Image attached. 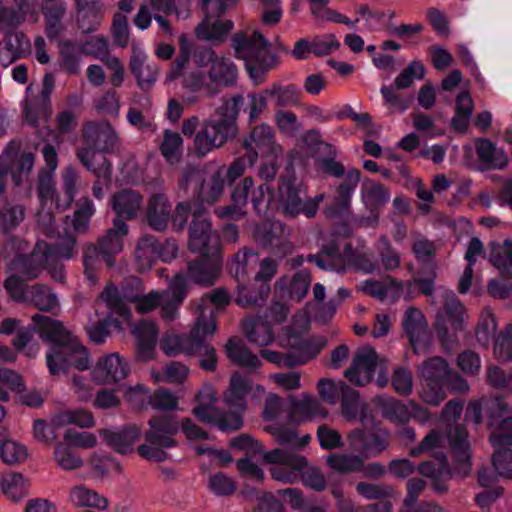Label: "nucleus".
Segmentation results:
<instances>
[{"label": "nucleus", "instance_id": "c9c22d12", "mask_svg": "<svg viewBox=\"0 0 512 512\" xmlns=\"http://www.w3.org/2000/svg\"><path fill=\"white\" fill-rule=\"evenodd\" d=\"M289 230L279 221H265L254 229V237L257 242L272 249H290L288 242Z\"/></svg>", "mask_w": 512, "mask_h": 512}, {"label": "nucleus", "instance_id": "603ef678", "mask_svg": "<svg viewBox=\"0 0 512 512\" xmlns=\"http://www.w3.org/2000/svg\"><path fill=\"white\" fill-rule=\"evenodd\" d=\"M496 475L486 469L479 471L478 482L480 486L486 488L485 491L477 494L476 502L481 508L488 507L492 502L502 494V488L496 486Z\"/></svg>", "mask_w": 512, "mask_h": 512}, {"label": "nucleus", "instance_id": "412c9836", "mask_svg": "<svg viewBox=\"0 0 512 512\" xmlns=\"http://www.w3.org/2000/svg\"><path fill=\"white\" fill-rule=\"evenodd\" d=\"M327 256V263H324L322 258H317V266L321 269L337 273H343L347 269H355L370 274L378 266L372 253L364 249L354 251L351 246H347L343 255H339L338 247L333 245V254L327 253Z\"/></svg>", "mask_w": 512, "mask_h": 512}, {"label": "nucleus", "instance_id": "4be33fe9", "mask_svg": "<svg viewBox=\"0 0 512 512\" xmlns=\"http://www.w3.org/2000/svg\"><path fill=\"white\" fill-rule=\"evenodd\" d=\"M282 411V399L276 394H269L265 400L264 417L266 420L274 421ZM275 440L281 445H287L296 449L304 448L310 441L311 436L304 434L299 436L294 428L279 425L275 422L265 427Z\"/></svg>", "mask_w": 512, "mask_h": 512}, {"label": "nucleus", "instance_id": "cd10ccee", "mask_svg": "<svg viewBox=\"0 0 512 512\" xmlns=\"http://www.w3.org/2000/svg\"><path fill=\"white\" fill-rule=\"evenodd\" d=\"M378 369V356L371 346L359 348L351 366L345 371V377L354 385L368 384Z\"/></svg>", "mask_w": 512, "mask_h": 512}, {"label": "nucleus", "instance_id": "f8f14e48", "mask_svg": "<svg viewBox=\"0 0 512 512\" xmlns=\"http://www.w3.org/2000/svg\"><path fill=\"white\" fill-rule=\"evenodd\" d=\"M86 147L78 152V158L89 170L103 175L106 179L110 172V163L105 153L112 151L118 143V135L108 122H89L84 128Z\"/></svg>", "mask_w": 512, "mask_h": 512}, {"label": "nucleus", "instance_id": "0eeeda50", "mask_svg": "<svg viewBox=\"0 0 512 512\" xmlns=\"http://www.w3.org/2000/svg\"><path fill=\"white\" fill-rule=\"evenodd\" d=\"M74 247L75 239L68 234L54 244L38 241L29 256L18 253L12 262V267L26 280L37 278L42 269L46 268L55 281L62 282L65 272L59 260L71 259Z\"/></svg>", "mask_w": 512, "mask_h": 512}, {"label": "nucleus", "instance_id": "9b49d317", "mask_svg": "<svg viewBox=\"0 0 512 512\" xmlns=\"http://www.w3.org/2000/svg\"><path fill=\"white\" fill-rule=\"evenodd\" d=\"M39 133L44 141L43 158L50 172L39 177L38 197L41 208L37 213V221L46 235L56 237L60 236V233L56 231L54 226L52 206L55 196L53 173L58 166V155L54 144L59 143V134L48 128L40 130Z\"/></svg>", "mask_w": 512, "mask_h": 512}, {"label": "nucleus", "instance_id": "680f3d73", "mask_svg": "<svg viewBox=\"0 0 512 512\" xmlns=\"http://www.w3.org/2000/svg\"><path fill=\"white\" fill-rule=\"evenodd\" d=\"M189 373V369L180 362H170L162 371H151L154 382L181 383Z\"/></svg>", "mask_w": 512, "mask_h": 512}, {"label": "nucleus", "instance_id": "7c9ffc66", "mask_svg": "<svg viewBox=\"0 0 512 512\" xmlns=\"http://www.w3.org/2000/svg\"><path fill=\"white\" fill-rule=\"evenodd\" d=\"M55 85L52 74H45L43 77V89L40 96L35 101L26 100L24 107L25 120L30 125H38L41 121L45 122L51 113L50 94Z\"/></svg>", "mask_w": 512, "mask_h": 512}, {"label": "nucleus", "instance_id": "6e6d98bb", "mask_svg": "<svg viewBox=\"0 0 512 512\" xmlns=\"http://www.w3.org/2000/svg\"><path fill=\"white\" fill-rule=\"evenodd\" d=\"M159 243L154 236H143L136 247V258L141 270H148L158 259Z\"/></svg>", "mask_w": 512, "mask_h": 512}, {"label": "nucleus", "instance_id": "5fc2aeb1", "mask_svg": "<svg viewBox=\"0 0 512 512\" xmlns=\"http://www.w3.org/2000/svg\"><path fill=\"white\" fill-rule=\"evenodd\" d=\"M489 261L502 274L512 277V241L505 240L502 244H493Z\"/></svg>", "mask_w": 512, "mask_h": 512}, {"label": "nucleus", "instance_id": "09e8293b", "mask_svg": "<svg viewBox=\"0 0 512 512\" xmlns=\"http://www.w3.org/2000/svg\"><path fill=\"white\" fill-rule=\"evenodd\" d=\"M83 54L85 52L82 45L72 41H64L59 45V66L69 74H78Z\"/></svg>", "mask_w": 512, "mask_h": 512}, {"label": "nucleus", "instance_id": "4c0bfd02", "mask_svg": "<svg viewBox=\"0 0 512 512\" xmlns=\"http://www.w3.org/2000/svg\"><path fill=\"white\" fill-rule=\"evenodd\" d=\"M111 206L116 219L130 220L135 218L141 211L143 206L142 195L132 189H123L113 194L111 198Z\"/></svg>", "mask_w": 512, "mask_h": 512}, {"label": "nucleus", "instance_id": "2eb2a0df", "mask_svg": "<svg viewBox=\"0 0 512 512\" xmlns=\"http://www.w3.org/2000/svg\"><path fill=\"white\" fill-rule=\"evenodd\" d=\"M128 233L126 222L115 219L113 228L108 230L107 234L99 241V248L89 246L84 252L85 275L91 284L97 281L94 271L100 264V255L108 266L114 264L113 256L120 253L123 249V239Z\"/></svg>", "mask_w": 512, "mask_h": 512}, {"label": "nucleus", "instance_id": "c756f323", "mask_svg": "<svg viewBox=\"0 0 512 512\" xmlns=\"http://www.w3.org/2000/svg\"><path fill=\"white\" fill-rule=\"evenodd\" d=\"M222 267L221 255H201L200 259L188 263L187 275L182 274L189 281L209 286L214 284L220 275Z\"/></svg>", "mask_w": 512, "mask_h": 512}, {"label": "nucleus", "instance_id": "f03ea898", "mask_svg": "<svg viewBox=\"0 0 512 512\" xmlns=\"http://www.w3.org/2000/svg\"><path fill=\"white\" fill-rule=\"evenodd\" d=\"M186 295L187 279L180 273L169 282L167 290L151 291L146 295H142V283L137 277L126 279L120 288L109 284L100 295L99 301L130 324L131 310L127 303H133L141 314L149 313L161 306L162 319L172 321L178 318L180 306Z\"/></svg>", "mask_w": 512, "mask_h": 512}, {"label": "nucleus", "instance_id": "2f4dec72", "mask_svg": "<svg viewBox=\"0 0 512 512\" xmlns=\"http://www.w3.org/2000/svg\"><path fill=\"white\" fill-rule=\"evenodd\" d=\"M130 68L142 90H148L155 84L159 67L155 63L147 62V55L140 44L132 43Z\"/></svg>", "mask_w": 512, "mask_h": 512}, {"label": "nucleus", "instance_id": "9d476101", "mask_svg": "<svg viewBox=\"0 0 512 512\" xmlns=\"http://www.w3.org/2000/svg\"><path fill=\"white\" fill-rule=\"evenodd\" d=\"M264 462L270 465L271 476L276 481L294 483L301 478L305 486L316 491L326 487L324 475L309 466L306 457L299 453L276 448L264 454Z\"/></svg>", "mask_w": 512, "mask_h": 512}, {"label": "nucleus", "instance_id": "052dcab7", "mask_svg": "<svg viewBox=\"0 0 512 512\" xmlns=\"http://www.w3.org/2000/svg\"><path fill=\"white\" fill-rule=\"evenodd\" d=\"M0 457L8 465H16L25 461L28 451L25 445L13 439H5L0 443Z\"/></svg>", "mask_w": 512, "mask_h": 512}, {"label": "nucleus", "instance_id": "a19ab883", "mask_svg": "<svg viewBox=\"0 0 512 512\" xmlns=\"http://www.w3.org/2000/svg\"><path fill=\"white\" fill-rule=\"evenodd\" d=\"M31 44L23 32L9 33L0 47V65L10 66L17 59L29 54Z\"/></svg>", "mask_w": 512, "mask_h": 512}, {"label": "nucleus", "instance_id": "de8ad7c7", "mask_svg": "<svg viewBox=\"0 0 512 512\" xmlns=\"http://www.w3.org/2000/svg\"><path fill=\"white\" fill-rule=\"evenodd\" d=\"M476 153L483 163L493 169L501 170L508 162L505 151L498 148L489 139H479L476 142Z\"/></svg>", "mask_w": 512, "mask_h": 512}, {"label": "nucleus", "instance_id": "6ab92c4d", "mask_svg": "<svg viewBox=\"0 0 512 512\" xmlns=\"http://www.w3.org/2000/svg\"><path fill=\"white\" fill-rule=\"evenodd\" d=\"M288 308L281 302L273 301L263 317L247 319L243 330L247 339L258 346H268L275 339V326L283 322Z\"/></svg>", "mask_w": 512, "mask_h": 512}, {"label": "nucleus", "instance_id": "b1692460", "mask_svg": "<svg viewBox=\"0 0 512 512\" xmlns=\"http://www.w3.org/2000/svg\"><path fill=\"white\" fill-rule=\"evenodd\" d=\"M34 165V155L23 153L17 158V148L14 142L10 143L0 155V193L4 191V181L10 174L16 186L20 185L24 177L28 176Z\"/></svg>", "mask_w": 512, "mask_h": 512}, {"label": "nucleus", "instance_id": "8fccbe9b", "mask_svg": "<svg viewBox=\"0 0 512 512\" xmlns=\"http://www.w3.org/2000/svg\"><path fill=\"white\" fill-rule=\"evenodd\" d=\"M52 424L54 427H64L74 424L81 428H91L95 425V420L92 413L89 411L74 409L61 411L53 415Z\"/></svg>", "mask_w": 512, "mask_h": 512}, {"label": "nucleus", "instance_id": "13d9d810", "mask_svg": "<svg viewBox=\"0 0 512 512\" xmlns=\"http://www.w3.org/2000/svg\"><path fill=\"white\" fill-rule=\"evenodd\" d=\"M224 190V168L220 167L200 188L199 197L202 202L212 204L222 195Z\"/></svg>", "mask_w": 512, "mask_h": 512}, {"label": "nucleus", "instance_id": "4468645a", "mask_svg": "<svg viewBox=\"0 0 512 512\" xmlns=\"http://www.w3.org/2000/svg\"><path fill=\"white\" fill-rule=\"evenodd\" d=\"M250 197L254 209L259 214H266L273 202V192L269 184H261L254 188V181L250 177L237 185L232 192V205L216 210L220 218H237L244 214L243 207Z\"/></svg>", "mask_w": 512, "mask_h": 512}, {"label": "nucleus", "instance_id": "4d7b16f0", "mask_svg": "<svg viewBox=\"0 0 512 512\" xmlns=\"http://www.w3.org/2000/svg\"><path fill=\"white\" fill-rule=\"evenodd\" d=\"M183 139L179 133L165 130L160 151L166 162L170 165L177 164L182 156Z\"/></svg>", "mask_w": 512, "mask_h": 512}, {"label": "nucleus", "instance_id": "69168bd1", "mask_svg": "<svg viewBox=\"0 0 512 512\" xmlns=\"http://www.w3.org/2000/svg\"><path fill=\"white\" fill-rule=\"evenodd\" d=\"M343 381L321 379L318 383V390L321 398L331 405H335L349 390Z\"/></svg>", "mask_w": 512, "mask_h": 512}, {"label": "nucleus", "instance_id": "79ce46f5", "mask_svg": "<svg viewBox=\"0 0 512 512\" xmlns=\"http://www.w3.org/2000/svg\"><path fill=\"white\" fill-rule=\"evenodd\" d=\"M374 406L382 416L395 423H406L411 419L410 401L404 403L388 396H377L373 399Z\"/></svg>", "mask_w": 512, "mask_h": 512}, {"label": "nucleus", "instance_id": "49530a36", "mask_svg": "<svg viewBox=\"0 0 512 512\" xmlns=\"http://www.w3.org/2000/svg\"><path fill=\"white\" fill-rule=\"evenodd\" d=\"M69 499L76 507L95 508L98 510H105L108 507L106 497L84 485H77L71 488Z\"/></svg>", "mask_w": 512, "mask_h": 512}, {"label": "nucleus", "instance_id": "338daca9", "mask_svg": "<svg viewBox=\"0 0 512 512\" xmlns=\"http://www.w3.org/2000/svg\"><path fill=\"white\" fill-rule=\"evenodd\" d=\"M360 180V173L358 170H351L347 173V181L340 184L337 189V196L335 205L341 210H347L351 197L355 191V188Z\"/></svg>", "mask_w": 512, "mask_h": 512}, {"label": "nucleus", "instance_id": "bf43d9fd", "mask_svg": "<svg viewBox=\"0 0 512 512\" xmlns=\"http://www.w3.org/2000/svg\"><path fill=\"white\" fill-rule=\"evenodd\" d=\"M474 105L467 92H461L456 97L455 115L452 118V125L455 129L462 131L468 126Z\"/></svg>", "mask_w": 512, "mask_h": 512}, {"label": "nucleus", "instance_id": "e2e57ef3", "mask_svg": "<svg viewBox=\"0 0 512 512\" xmlns=\"http://www.w3.org/2000/svg\"><path fill=\"white\" fill-rule=\"evenodd\" d=\"M269 293L270 287L266 284H262L257 291L253 288L239 285L235 302L243 307L258 306L265 301Z\"/></svg>", "mask_w": 512, "mask_h": 512}, {"label": "nucleus", "instance_id": "e433bc0d", "mask_svg": "<svg viewBox=\"0 0 512 512\" xmlns=\"http://www.w3.org/2000/svg\"><path fill=\"white\" fill-rule=\"evenodd\" d=\"M342 414L347 420H360L361 424L368 430H380L374 428V417L365 403L359 398V393L349 388L341 399Z\"/></svg>", "mask_w": 512, "mask_h": 512}, {"label": "nucleus", "instance_id": "5701e85b", "mask_svg": "<svg viewBox=\"0 0 512 512\" xmlns=\"http://www.w3.org/2000/svg\"><path fill=\"white\" fill-rule=\"evenodd\" d=\"M188 244L192 251L201 255H220L219 236L211 230L209 219L201 211L194 212Z\"/></svg>", "mask_w": 512, "mask_h": 512}, {"label": "nucleus", "instance_id": "a18cd8bd", "mask_svg": "<svg viewBox=\"0 0 512 512\" xmlns=\"http://www.w3.org/2000/svg\"><path fill=\"white\" fill-rule=\"evenodd\" d=\"M228 358L235 364L256 370L261 367V360L253 354L238 338H231L226 345Z\"/></svg>", "mask_w": 512, "mask_h": 512}, {"label": "nucleus", "instance_id": "39448f33", "mask_svg": "<svg viewBox=\"0 0 512 512\" xmlns=\"http://www.w3.org/2000/svg\"><path fill=\"white\" fill-rule=\"evenodd\" d=\"M265 393L261 385H254L247 375L235 372L228 388L223 393L224 404L229 412H221L215 405L217 393L211 384H205L197 394V405L193 408L194 415L202 422L218 427L221 431L238 430L243 424V412L250 395L258 400Z\"/></svg>", "mask_w": 512, "mask_h": 512}, {"label": "nucleus", "instance_id": "774afa93", "mask_svg": "<svg viewBox=\"0 0 512 512\" xmlns=\"http://www.w3.org/2000/svg\"><path fill=\"white\" fill-rule=\"evenodd\" d=\"M494 449L492 465L497 476L512 478V449L509 446H498Z\"/></svg>", "mask_w": 512, "mask_h": 512}, {"label": "nucleus", "instance_id": "c03bdc74", "mask_svg": "<svg viewBox=\"0 0 512 512\" xmlns=\"http://www.w3.org/2000/svg\"><path fill=\"white\" fill-rule=\"evenodd\" d=\"M328 412L313 396L304 394L292 400L290 416L298 421L309 420L313 417L325 418Z\"/></svg>", "mask_w": 512, "mask_h": 512}, {"label": "nucleus", "instance_id": "ea45409f", "mask_svg": "<svg viewBox=\"0 0 512 512\" xmlns=\"http://www.w3.org/2000/svg\"><path fill=\"white\" fill-rule=\"evenodd\" d=\"M147 221L157 231H163L171 221V204L164 193L157 192L150 196L147 204Z\"/></svg>", "mask_w": 512, "mask_h": 512}, {"label": "nucleus", "instance_id": "3c124183", "mask_svg": "<svg viewBox=\"0 0 512 512\" xmlns=\"http://www.w3.org/2000/svg\"><path fill=\"white\" fill-rule=\"evenodd\" d=\"M25 302L43 311H52L58 306L56 294L48 286L42 284H36L28 288Z\"/></svg>", "mask_w": 512, "mask_h": 512}, {"label": "nucleus", "instance_id": "58836bf2", "mask_svg": "<svg viewBox=\"0 0 512 512\" xmlns=\"http://www.w3.org/2000/svg\"><path fill=\"white\" fill-rule=\"evenodd\" d=\"M132 334L137 341V356L141 361L154 357L158 329L154 322L141 320L132 328Z\"/></svg>", "mask_w": 512, "mask_h": 512}, {"label": "nucleus", "instance_id": "f3484780", "mask_svg": "<svg viewBox=\"0 0 512 512\" xmlns=\"http://www.w3.org/2000/svg\"><path fill=\"white\" fill-rule=\"evenodd\" d=\"M309 327V319L305 314L296 316L293 319L292 326L286 331V344L293 349L296 355L288 357L286 364L288 367L306 363L308 360L317 356L326 346V339L322 336L305 337V332Z\"/></svg>", "mask_w": 512, "mask_h": 512}, {"label": "nucleus", "instance_id": "37998d69", "mask_svg": "<svg viewBox=\"0 0 512 512\" xmlns=\"http://www.w3.org/2000/svg\"><path fill=\"white\" fill-rule=\"evenodd\" d=\"M311 285V275L308 271L301 270L291 279L288 277L280 278L275 287L290 299L301 301L309 291Z\"/></svg>", "mask_w": 512, "mask_h": 512}, {"label": "nucleus", "instance_id": "a878e982", "mask_svg": "<svg viewBox=\"0 0 512 512\" xmlns=\"http://www.w3.org/2000/svg\"><path fill=\"white\" fill-rule=\"evenodd\" d=\"M202 2L205 18L195 28V34L201 40L218 45L227 38L233 28V22L221 18L222 13L214 8L210 0H202Z\"/></svg>", "mask_w": 512, "mask_h": 512}, {"label": "nucleus", "instance_id": "f257e3e1", "mask_svg": "<svg viewBox=\"0 0 512 512\" xmlns=\"http://www.w3.org/2000/svg\"><path fill=\"white\" fill-rule=\"evenodd\" d=\"M179 50L180 56L167 73L166 82L182 77L183 88L192 93L183 97V104L196 103L199 97L195 93L199 91L213 96L217 88L236 84L238 69L229 57L208 47L193 51V43L185 35L179 38Z\"/></svg>", "mask_w": 512, "mask_h": 512}, {"label": "nucleus", "instance_id": "6e6552de", "mask_svg": "<svg viewBox=\"0 0 512 512\" xmlns=\"http://www.w3.org/2000/svg\"><path fill=\"white\" fill-rule=\"evenodd\" d=\"M354 453H333L327 456V465L340 473H356L363 469V461L381 454L388 448V433L384 430L356 428L346 436Z\"/></svg>", "mask_w": 512, "mask_h": 512}, {"label": "nucleus", "instance_id": "bb28decb", "mask_svg": "<svg viewBox=\"0 0 512 512\" xmlns=\"http://www.w3.org/2000/svg\"><path fill=\"white\" fill-rule=\"evenodd\" d=\"M402 326L415 354H424L430 350L427 321L419 309L408 308L404 313Z\"/></svg>", "mask_w": 512, "mask_h": 512}, {"label": "nucleus", "instance_id": "aec40b11", "mask_svg": "<svg viewBox=\"0 0 512 512\" xmlns=\"http://www.w3.org/2000/svg\"><path fill=\"white\" fill-rule=\"evenodd\" d=\"M437 294L444 301V311L437 316L436 329L438 337L446 346L454 341L456 333L464 329L466 311L452 291L440 288Z\"/></svg>", "mask_w": 512, "mask_h": 512}, {"label": "nucleus", "instance_id": "1a4fd4ad", "mask_svg": "<svg viewBox=\"0 0 512 512\" xmlns=\"http://www.w3.org/2000/svg\"><path fill=\"white\" fill-rule=\"evenodd\" d=\"M242 95L226 99L216 109L215 118L206 119L201 129L195 135L194 149L197 155L203 157L214 149L222 147L230 138L237 134L236 119L243 103Z\"/></svg>", "mask_w": 512, "mask_h": 512}, {"label": "nucleus", "instance_id": "473e14b6", "mask_svg": "<svg viewBox=\"0 0 512 512\" xmlns=\"http://www.w3.org/2000/svg\"><path fill=\"white\" fill-rule=\"evenodd\" d=\"M244 146L247 152L256 151L258 155L274 157L282 155L281 147L275 143L274 131L267 124L254 127L249 138L244 141Z\"/></svg>", "mask_w": 512, "mask_h": 512}, {"label": "nucleus", "instance_id": "0e129e2a", "mask_svg": "<svg viewBox=\"0 0 512 512\" xmlns=\"http://www.w3.org/2000/svg\"><path fill=\"white\" fill-rule=\"evenodd\" d=\"M265 94L274 97L278 106H295L299 102L300 90L295 85L273 84Z\"/></svg>", "mask_w": 512, "mask_h": 512}, {"label": "nucleus", "instance_id": "c85d7f7f", "mask_svg": "<svg viewBox=\"0 0 512 512\" xmlns=\"http://www.w3.org/2000/svg\"><path fill=\"white\" fill-rule=\"evenodd\" d=\"M130 368L118 353H110L99 358L92 367L91 376L96 384H114L125 379Z\"/></svg>", "mask_w": 512, "mask_h": 512}, {"label": "nucleus", "instance_id": "a211bd4d", "mask_svg": "<svg viewBox=\"0 0 512 512\" xmlns=\"http://www.w3.org/2000/svg\"><path fill=\"white\" fill-rule=\"evenodd\" d=\"M422 380L421 399L432 406H438L445 398V384L450 374L448 362L439 356L424 360L418 367Z\"/></svg>", "mask_w": 512, "mask_h": 512}, {"label": "nucleus", "instance_id": "ddd939ff", "mask_svg": "<svg viewBox=\"0 0 512 512\" xmlns=\"http://www.w3.org/2000/svg\"><path fill=\"white\" fill-rule=\"evenodd\" d=\"M232 46L238 58L243 59L250 79L255 85L264 81L265 74L275 63V56L269 52V43L258 31L251 35L237 33Z\"/></svg>", "mask_w": 512, "mask_h": 512}, {"label": "nucleus", "instance_id": "393cba45", "mask_svg": "<svg viewBox=\"0 0 512 512\" xmlns=\"http://www.w3.org/2000/svg\"><path fill=\"white\" fill-rule=\"evenodd\" d=\"M279 194L283 211L289 216L302 213L311 218L316 214L320 202L324 199V195L320 194L303 202L294 178L281 179Z\"/></svg>", "mask_w": 512, "mask_h": 512}, {"label": "nucleus", "instance_id": "7ed1b4c3", "mask_svg": "<svg viewBox=\"0 0 512 512\" xmlns=\"http://www.w3.org/2000/svg\"><path fill=\"white\" fill-rule=\"evenodd\" d=\"M425 453H431L433 459L420 464L418 471L431 478L435 484L445 482L452 476L463 478L470 473V442L463 425L450 426L446 435L432 430L419 445L410 450L413 457Z\"/></svg>", "mask_w": 512, "mask_h": 512}, {"label": "nucleus", "instance_id": "72a5a7b5", "mask_svg": "<svg viewBox=\"0 0 512 512\" xmlns=\"http://www.w3.org/2000/svg\"><path fill=\"white\" fill-rule=\"evenodd\" d=\"M361 198L367 209L371 211L368 217L359 220V225L375 226L378 223V214L375 210L388 202L390 195L387 190L379 183L365 181L361 188Z\"/></svg>", "mask_w": 512, "mask_h": 512}, {"label": "nucleus", "instance_id": "423d86ee", "mask_svg": "<svg viewBox=\"0 0 512 512\" xmlns=\"http://www.w3.org/2000/svg\"><path fill=\"white\" fill-rule=\"evenodd\" d=\"M148 425L144 443L138 447L139 455L148 461L163 462L168 458L166 449L176 445L173 435L180 428L189 440L207 438V433L188 418L180 424L175 416H155L149 420Z\"/></svg>", "mask_w": 512, "mask_h": 512}, {"label": "nucleus", "instance_id": "dca6fc26", "mask_svg": "<svg viewBox=\"0 0 512 512\" xmlns=\"http://www.w3.org/2000/svg\"><path fill=\"white\" fill-rule=\"evenodd\" d=\"M216 330L217 324L213 320L212 312L203 311L196 318L189 335L166 334L160 340V348L168 356L193 355L203 345L201 337L203 335H213Z\"/></svg>", "mask_w": 512, "mask_h": 512}, {"label": "nucleus", "instance_id": "864d4df0", "mask_svg": "<svg viewBox=\"0 0 512 512\" xmlns=\"http://www.w3.org/2000/svg\"><path fill=\"white\" fill-rule=\"evenodd\" d=\"M1 489L7 498L19 501L27 494L28 481L21 473L9 472L2 476Z\"/></svg>", "mask_w": 512, "mask_h": 512}, {"label": "nucleus", "instance_id": "20e7f679", "mask_svg": "<svg viewBox=\"0 0 512 512\" xmlns=\"http://www.w3.org/2000/svg\"><path fill=\"white\" fill-rule=\"evenodd\" d=\"M32 324L33 329L17 330L13 345L18 350L25 348L33 337V330L37 331L44 341L51 344L46 356L50 374L66 373L71 366L78 370H87L91 367V359L86 348L60 321L35 314L32 317Z\"/></svg>", "mask_w": 512, "mask_h": 512}, {"label": "nucleus", "instance_id": "f704fd0d", "mask_svg": "<svg viewBox=\"0 0 512 512\" xmlns=\"http://www.w3.org/2000/svg\"><path fill=\"white\" fill-rule=\"evenodd\" d=\"M99 434L116 452L126 454L134 450L141 430L136 425H128L122 428L101 429Z\"/></svg>", "mask_w": 512, "mask_h": 512}]
</instances>
